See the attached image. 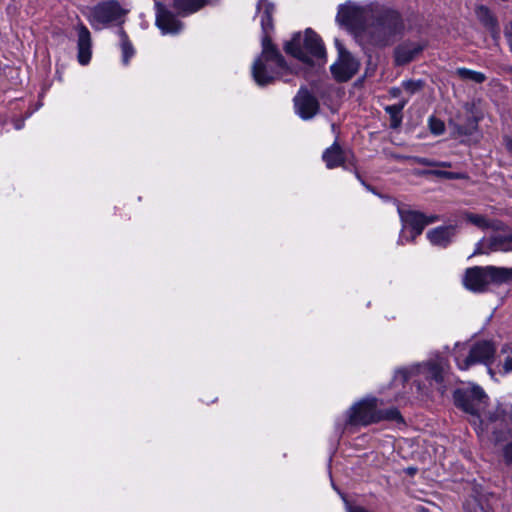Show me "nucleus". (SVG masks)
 <instances>
[{
  "mask_svg": "<svg viewBox=\"0 0 512 512\" xmlns=\"http://www.w3.org/2000/svg\"><path fill=\"white\" fill-rule=\"evenodd\" d=\"M257 9H263L261 16V27L264 33L262 38V53L254 61L252 66V76L259 86H266L273 83L276 79L282 77L288 67L278 50L272 45L268 35L272 30V14L274 12L273 4L260 0Z\"/></svg>",
  "mask_w": 512,
  "mask_h": 512,
  "instance_id": "obj_1",
  "label": "nucleus"
},
{
  "mask_svg": "<svg viewBox=\"0 0 512 512\" xmlns=\"http://www.w3.org/2000/svg\"><path fill=\"white\" fill-rule=\"evenodd\" d=\"M447 361L436 355L422 363H417L396 371L394 382L405 383L413 381L417 384L418 390H423L427 386L435 388L443 394L449 384Z\"/></svg>",
  "mask_w": 512,
  "mask_h": 512,
  "instance_id": "obj_2",
  "label": "nucleus"
},
{
  "mask_svg": "<svg viewBox=\"0 0 512 512\" xmlns=\"http://www.w3.org/2000/svg\"><path fill=\"white\" fill-rule=\"evenodd\" d=\"M495 353V346L487 340L475 342L470 347H467L466 344L457 343L454 348V360L461 370H467L475 364L490 367L494 361ZM488 371L493 376L492 369L489 368Z\"/></svg>",
  "mask_w": 512,
  "mask_h": 512,
  "instance_id": "obj_3",
  "label": "nucleus"
},
{
  "mask_svg": "<svg viewBox=\"0 0 512 512\" xmlns=\"http://www.w3.org/2000/svg\"><path fill=\"white\" fill-rule=\"evenodd\" d=\"M285 51L307 64H313L314 59L322 60L325 57L322 40L311 29H307L304 36L300 33L295 34L291 41L286 43Z\"/></svg>",
  "mask_w": 512,
  "mask_h": 512,
  "instance_id": "obj_4",
  "label": "nucleus"
},
{
  "mask_svg": "<svg viewBox=\"0 0 512 512\" xmlns=\"http://www.w3.org/2000/svg\"><path fill=\"white\" fill-rule=\"evenodd\" d=\"M404 28L400 14L392 9H386L369 28L370 42L377 46H385Z\"/></svg>",
  "mask_w": 512,
  "mask_h": 512,
  "instance_id": "obj_5",
  "label": "nucleus"
},
{
  "mask_svg": "<svg viewBox=\"0 0 512 512\" xmlns=\"http://www.w3.org/2000/svg\"><path fill=\"white\" fill-rule=\"evenodd\" d=\"M479 419L486 426L492 425L491 430L497 441L512 434V406L509 404L497 405L493 410L484 409Z\"/></svg>",
  "mask_w": 512,
  "mask_h": 512,
  "instance_id": "obj_6",
  "label": "nucleus"
},
{
  "mask_svg": "<svg viewBox=\"0 0 512 512\" xmlns=\"http://www.w3.org/2000/svg\"><path fill=\"white\" fill-rule=\"evenodd\" d=\"M126 13L127 10L123 9L117 1L109 0L92 7L87 14V19L95 30H101Z\"/></svg>",
  "mask_w": 512,
  "mask_h": 512,
  "instance_id": "obj_7",
  "label": "nucleus"
},
{
  "mask_svg": "<svg viewBox=\"0 0 512 512\" xmlns=\"http://www.w3.org/2000/svg\"><path fill=\"white\" fill-rule=\"evenodd\" d=\"M487 395L479 386L458 390L454 394V401L458 408L476 417H482L486 409Z\"/></svg>",
  "mask_w": 512,
  "mask_h": 512,
  "instance_id": "obj_8",
  "label": "nucleus"
},
{
  "mask_svg": "<svg viewBox=\"0 0 512 512\" xmlns=\"http://www.w3.org/2000/svg\"><path fill=\"white\" fill-rule=\"evenodd\" d=\"M381 420L382 411L378 409V400L376 398H365L350 408L347 423L367 426Z\"/></svg>",
  "mask_w": 512,
  "mask_h": 512,
  "instance_id": "obj_9",
  "label": "nucleus"
},
{
  "mask_svg": "<svg viewBox=\"0 0 512 512\" xmlns=\"http://www.w3.org/2000/svg\"><path fill=\"white\" fill-rule=\"evenodd\" d=\"M512 251V231L504 234H495L488 238L481 239L474 251L476 254H490L492 252Z\"/></svg>",
  "mask_w": 512,
  "mask_h": 512,
  "instance_id": "obj_10",
  "label": "nucleus"
},
{
  "mask_svg": "<svg viewBox=\"0 0 512 512\" xmlns=\"http://www.w3.org/2000/svg\"><path fill=\"white\" fill-rule=\"evenodd\" d=\"M359 69V62L349 52L339 48V59L331 66V72L338 81H347Z\"/></svg>",
  "mask_w": 512,
  "mask_h": 512,
  "instance_id": "obj_11",
  "label": "nucleus"
},
{
  "mask_svg": "<svg viewBox=\"0 0 512 512\" xmlns=\"http://www.w3.org/2000/svg\"><path fill=\"white\" fill-rule=\"evenodd\" d=\"M296 114L303 120L313 118L319 110L318 100L307 90L301 89L294 97Z\"/></svg>",
  "mask_w": 512,
  "mask_h": 512,
  "instance_id": "obj_12",
  "label": "nucleus"
},
{
  "mask_svg": "<svg viewBox=\"0 0 512 512\" xmlns=\"http://www.w3.org/2000/svg\"><path fill=\"white\" fill-rule=\"evenodd\" d=\"M398 212L403 224V229L407 227L412 229V239L420 235L426 225L436 220V217H426L424 214L416 211L399 208Z\"/></svg>",
  "mask_w": 512,
  "mask_h": 512,
  "instance_id": "obj_13",
  "label": "nucleus"
},
{
  "mask_svg": "<svg viewBox=\"0 0 512 512\" xmlns=\"http://www.w3.org/2000/svg\"><path fill=\"white\" fill-rule=\"evenodd\" d=\"M156 6V25L162 34H177L182 30V23L159 2Z\"/></svg>",
  "mask_w": 512,
  "mask_h": 512,
  "instance_id": "obj_14",
  "label": "nucleus"
},
{
  "mask_svg": "<svg viewBox=\"0 0 512 512\" xmlns=\"http://www.w3.org/2000/svg\"><path fill=\"white\" fill-rule=\"evenodd\" d=\"M75 29L78 35V61L81 65H86L90 62L92 55L91 34L88 28L82 22L78 23Z\"/></svg>",
  "mask_w": 512,
  "mask_h": 512,
  "instance_id": "obj_15",
  "label": "nucleus"
},
{
  "mask_svg": "<svg viewBox=\"0 0 512 512\" xmlns=\"http://www.w3.org/2000/svg\"><path fill=\"white\" fill-rule=\"evenodd\" d=\"M463 284L470 291L484 292L489 286L485 267L476 266L467 269Z\"/></svg>",
  "mask_w": 512,
  "mask_h": 512,
  "instance_id": "obj_16",
  "label": "nucleus"
},
{
  "mask_svg": "<svg viewBox=\"0 0 512 512\" xmlns=\"http://www.w3.org/2000/svg\"><path fill=\"white\" fill-rule=\"evenodd\" d=\"M350 152L343 150L337 142L327 148L322 155V159L328 169L342 166L349 158Z\"/></svg>",
  "mask_w": 512,
  "mask_h": 512,
  "instance_id": "obj_17",
  "label": "nucleus"
},
{
  "mask_svg": "<svg viewBox=\"0 0 512 512\" xmlns=\"http://www.w3.org/2000/svg\"><path fill=\"white\" fill-rule=\"evenodd\" d=\"M423 47L416 43H404L399 45L394 52L395 62L404 65L414 59L422 51Z\"/></svg>",
  "mask_w": 512,
  "mask_h": 512,
  "instance_id": "obj_18",
  "label": "nucleus"
},
{
  "mask_svg": "<svg viewBox=\"0 0 512 512\" xmlns=\"http://www.w3.org/2000/svg\"><path fill=\"white\" fill-rule=\"evenodd\" d=\"M454 233L453 226H441L430 230L427 237L433 245L445 247L451 242Z\"/></svg>",
  "mask_w": 512,
  "mask_h": 512,
  "instance_id": "obj_19",
  "label": "nucleus"
},
{
  "mask_svg": "<svg viewBox=\"0 0 512 512\" xmlns=\"http://www.w3.org/2000/svg\"><path fill=\"white\" fill-rule=\"evenodd\" d=\"M464 219L468 223L482 229H493L496 231L503 230V223L497 220H490L484 215L475 213H465Z\"/></svg>",
  "mask_w": 512,
  "mask_h": 512,
  "instance_id": "obj_20",
  "label": "nucleus"
},
{
  "mask_svg": "<svg viewBox=\"0 0 512 512\" xmlns=\"http://www.w3.org/2000/svg\"><path fill=\"white\" fill-rule=\"evenodd\" d=\"M450 128L452 136L456 139L469 137L472 136L477 131L478 123L474 117H469L464 124L458 122H451Z\"/></svg>",
  "mask_w": 512,
  "mask_h": 512,
  "instance_id": "obj_21",
  "label": "nucleus"
},
{
  "mask_svg": "<svg viewBox=\"0 0 512 512\" xmlns=\"http://www.w3.org/2000/svg\"><path fill=\"white\" fill-rule=\"evenodd\" d=\"M488 282L490 284H503L512 280V268L485 266Z\"/></svg>",
  "mask_w": 512,
  "mask_h": 512,
  "instance_id": "obj_22",
  "label": "nucleus"
},
{
  "mask_svg": "<svg viewBox=\"0 0 512 512\" xmlns=\"http://www.w3.org/2000/svg\"><path fill=\"white\" fill-rule=\"evenodd\" d=\"M206 0H174V7L180 14L187 15L201 9Z\"/></svg>",
  "mask_w": 512,
  "mask_h": 512,
  "instance_id": "obj_23",
  "label": "nucleus"
},
{
  "mask_svg": "<svg viewBox=\"0 0 512 512\" xmlns=\"http://www.w3.org/2000/svg\"><path fill=\"white\" fill-rule=\"evenodd\" d=\"M118 35L121 41V49H122V62L124 65H127L129 59L134 55V48L129 41V38L126 32L122 29L118 31Z\"/></svg>",
  "mask_w": 512,
  "mask_h": 512,
  "instance_id": "obj_24",
  "label": "nucleus"
},
{
  "mask_svg": "<svg viewBox=\"0 0 512 512\" xmlns=\"http://www.w3.org/2000/svg\"><path fill=\"white\" fill-rule=\"evenodd\" d=\"M356 16V7L352 4H346L339 8L337 20L345 25L353 24Z\"/></svg>",
  "mask_w": 512,
  "mask_h": 512,
  "instance_id": "obj_25",
  "label": "nucleus"
},
{
  "mask_svg": "<svg viewBox=\"0 0 512 512\" xmlns=\"http://www.w3.org/2000/svg\"><path fill=\"white\" fill-rule=\"evenodd\" d=\"M456 74L465 81H471L474 83H482L486 80V76L479 71H474L467 68H458Z\"/></svg>",
  "mask_w": 512,
  "mask_h": 512,
  "instance_id": "obj_26",
  "label": "nucleus"
},
{
  "mask_svg": "<svg viewBox=\"0 0 512 512\" xmlns=\"http://www.w3.org/2000/svg\"><path fill=\"white\" fill-rule=\"evenodd\" d=\"M501 354L504 356L503 359V373H511L512 372V344H506L501 349Z\"/></svg>",
  "mask_w": 512,
  "mask_h": 512,
  "instance_id": "obj_27",
  "label": "nucleus"
},
{
  "mask_svg": "<svg viewBox=\"0 0 512 512\" xmlns=\"http://www.w3.org/2000/svg\"><path fill=\"white\" fill-rule=\"evenodd\" d=\"M477 17L488 27L493 28L496 25V21L491 14L490 10L485 6H479L476 9Z\"/></svg>",
  "mask_w": 512,
  "mask_h": 512,
  "instance_id": "obj_28",
  "label": "nucleus"
},
{
  "mask_svg": "<svg viewBox=\"0 0 512 512\" xmlns=\"http://www.w3.org/2000/svg\"><path fill=\"white\" fill-rule=\"evenodd\" d=\"M405 103L400 105H391L386 107V111L391 115L392 123L391 126L396 128L401 121V111L404 107Z\"/></svg>",
  "mask_w": 512,
  "mask_h": 512,
  "instance_id": "obj_29",
  "label": "nucleus"
},
{
  "mask_svg": "<svg viewBox=\"0 0 512 512\" xmlns=\"http://www.w3.org/2000/svg\"><path fill=\"white\" fill-rule=\"evenodd\" d=\"M429 128L434 135H441L445 131L444 122L435 117L429 118Z\"/></svg>",
  "mask_w": 512,
  "mask_h": 512,
  "instance_id": "obj_30",
  "label": "nucleus"
},
{
  "mask_svg": "<svg viewBox=\"0 0 512 512\" xmlns=\"http://www.w3.org/2000/svg\"><path fill=\"white\" fill-rule=\"evenodd\" d=\"M402 87L409 94H414L422 89L423 82L420 80H418V81H413V80L403 81Z\"/></svg>",
  "mask_w": 512,
  "mask_h": 512,
  "instance_id": "obj_31",
  "label": "nucleus"
},
{
  "mask_svg": "<svg viewBox=\"0 0 512 512\" xmlns=\"http://www.w3.org/2000/svg\"><path fill=\"white\" fill-rule=\"evenodd\" d=\"M382 420H392L400 422L402 421V417L400 412L397 409H388L386 411H382Z\"/></svg>",
  "mask_w": 512,
  "mask_h": 512,
  "instance_id": "obj_32",
  "label": "nucleus"
},
{
  "mask_svg": "<svg viewBox=\"0 0 512 512\" xmlns=\"http://www.w3.org/2000/svg\"><path fill=\"white\" fill-rule=\"evenodd\" d=\"M504 462L512 467V440L503 447Z\"/></svg>",
  "mask_w": 512,
  "mask_h": 512,
  "instance_id": "obj_33",
  "label": "nucleus"
},
{
  "mask_svg": "<svg viewBox=\"0 0 512 512\" xmlns=\"http://www.w3.org/2000/svg\"><path fill=\"white\" fill-rule=\"evenodd\" d=\"M504 36H505V38L507 40V43H508L509 48H510V51L512 53V21L508 22L505 25Z\"/></svg>",
  "mask_w": 512,
  "mask_h": 512,
  "instance_id": "obj_34",
  "label": "nucleus"
},
{
  "mask_svg": "<svg viewBox=\"0 0 512 512\" xmlns=\"http://www.w3.org/2000/svg\"><path fill=\"white\" fill-rule=\"evenodd\" d=\"M435 175L439 176V177H444V178H448V179H459L461 178L460 174H457V173H453V172H448V171H434L433 172Z\"/></svg>",
  "mask_w": 512,
  "mask_h": 512,
  "instance_id": "obj_35",
  "label": "nucleus"
},
{
  "mask_svg": "<svg viewBox=\"0 0 512 512\" xmlns=\"http://www.w3.org/2000/svg\"><path fill=\"white\" fill-rule=\"evenodd\" d=\"M346 509L347 512H369L368 510L361 506H352L349 503H346Z\"/></svg>",
  "mask_w": 512,
  "mask_h": 512,
  "instance_id": "obj_36",
  "label": "nucleus"
},
{
  "mask_svg": "<svg viewBox=\"0 0 512 512\" xmlns=\"http://www.w3.org/2000/svg\"><path fill=\"white\" fill-rule=\"evenodd\" d=\"M423 164L430 165V166H439V167H450L451 164L448 162H430V161H422Z\"/></svg>",
  "mask_w": 512,
  "mask_h": 512,
  "instance_id": "obj_37",
  "label": "nucleus"
},
{
  "mask_svg": "<svg viewBox=\"0 0 512 512\" xmlns=\"http://www.w3.org/2000/svg\"><path fill=\"white\" fill-rule=\"evenodd\" d=\"M505 147L510 153H512V138H505Z\"/></svg>",
  "mask_w": 512,
  "mask_h": 512,
  "instance_id": "obj_38",
  "label": "nucleus"
},
{
  "mask_svg": "<svg viewBox=\"0 0 512 512\" xmlns=\"http://www.w3.org/2000/svg\"><path fill=\"white\" fill-rule=\"evenodd\" d=\"M404 240H405V236H404V234H401L400 237H399V242L401 244H404Z\"/></svg>",
  "mask_w": 512,
  "mask_h": 512,
  "instance_id": "obj_39",
  "label": "nucleus"
}]
</instances>
